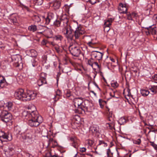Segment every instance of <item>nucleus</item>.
Masks as SVG:
<instances>
[{
    "label": "nucleus",
    "instance_id": "obj_1",
    "mask_svg": "<svg viewBox=\"0 0 157 157\" xmlns=\"http://www.w3.org/2000/svg\"><path fill=\"white\" fill-rule=\"evenodd\" d=\"M69 27L62 29L63 33L68 40L78 39L80 36L85 33L83 29L81 27L78 26L74 32L70 25Z\"/></svg>",
    "mask_w": 157,
    "mask_h": 157
},
{
    "label": "nucleus",
    "instance_id": "obj_2",
    "mask_svg": "<svg viewBox=\"0 0 157 157\" xmlns=\"http://www.w3.org/2000/svg\"><path fill=\"white\" fill-rule=\"evenodd\" d=\"M14 96L18 100L26 101L34 99L36 96V93L30 90H28L25 93L23 89H19L16 91Z\"/></svg>",
    "mask_w": 157,
    "mask_h": 157
},
{
    "label": "nucleus",
    "instance_id": "obj_3",
    "mask_svg": "<svg viewBox=\"0 0 157 157\" xmlns=\"http://www.w3.org/2000/svg\"><path fill=\"white\" fill-rule=\"evenodd\" d=\"M33 133L31 131L27 132L26 134L22 136V139L25 142L31 144L33 142Z\"/></svg>",
    "mask_w": 157,
    "mask_h": 157
},
{
    "label": "nucleus",
    "instance_id": "obj_4",
    "mask_svg": "<svg viewBox=\"0 0 157 157\" xmlns=\"http://www.w3.org/2000/svg\"><path fill=\"white\" fill-rule=\"evenodd\" d=\"M0 116L2 120L5 122H9L12 118L11 113L5 110L2 112Z\"/></svg>",
    "mask_w": 157,
    "mask_h": 157
},
{
    "label": "nucleus",
    "instance_id": "obj_5",
    "mask_svg": "<svg viewBox=\"0 0 157 157\" xmlns=\"http://www.w3.org/2000/svg\"><path fill=\"white\" fill-rule=\"evenodd\" d=\"M43 121L42 117H40L38 120L29 119L28 123V124L31 127H36L39 125L40 123H42Z\"/></svg>",
    "mask_w": 157,
    "mask_h": 157
},
{
    "label": "nucleus",
    "instance_id": "obj_6",
    "mask_svg": "<svg viewBox=\"0 0 157 157\" xmlns=\"http://www.w3.org/2000/svg\"><path fill=\"white\" fill-rule=\"evenodd\" d=\"M69 50L71 53L75 56L78 57L81 51L79 48L74 45L70 46Z\"/></svg>",
    "mask_w": 157,
    "mask_h": 157
},
{
    "label": "nucleus",
    "instance_id": "obj_7",
    "mask_svg": "<svg viewBox=\"0 0 157 157\" xmlns=\"http://www.w3.org/2000/svg\"><path fill=\"white\" fill-rule=\"evenodd\" d=\"M104 54L98 51H93L91 52V57L94 59L100 61L101 60Z\"/></svg>",
    "mask_w": 157,
    "mask_h": 157
},
{
    "label": "nucleus",
    "instance_id": "obj_8",
    "mask_svg": "<svg viewBox=\"0 0 157 157\" xmlns=\"http://www.w3.org/2000/svg\"><path fill=\"white\" fill-rule=\"evenodd\" d=\"M0 138L5 139V141L7 142L10 141L12 139V135L10 133L5 132L2 131H0Z\"/></svg>",
    "mask_w": 157,
    "mask_h": 157
},
{
    "label": "nucleus",
    "instance_id": "obj_9",
    "mask_svg": "<svg viewBox=\"0 0 157 157\" xmlns=\"http://www.w3.org/2000/svg\"><path fill=\"white\" fill-rule=\"evenodd\" d=\"M32 107L34 109V110L29 111L30 116H29V119L38 120V118H39L41 116L38 114L37 112L36 111V109L34 105H33Z\"/></svg>",
    "mask_w": 157,
    "mask_h": 157
},
{
    "label": "nucleus",
    "instance_id": "obj_10",
    "mask_svg": "<svg viewBox=\"0 0 157 157\" xmlns=\"http://www.w3.org/2000/svg\"><path fill=\"white\" fill-rule=\"evenodd\" d=\"M114 19L112 18H110L106 20L104 24V31L105 32H108L110 29V25H111Z\"/></svg>",
    "mask_w": 157,
    "mask_h": 157
},
{
    "label": "nucleus",
    "instance_id": "obj_11",
    "mask_svg": "<svg viewBox=\"0 0 157 157\" xmlns=\"http://www.w3.org/2000/svg\"><path fill=\"white\" fill-rule=\"evenodd\" d=\"M70 140L71 142V145L75 148L77 149L79 145V140L75 136L70 137Z\"/></svg>",
    "mask_w": 157,
    "mask_h": 157
},
{
    "label": "nucleus",
    "instance_id": "obj_12",
    "mask_svg": "<svg viewBox=\"0 0 157 157\" xmlns=\"http://www.w3.org/2000/svg\"><path fill=\"white\" fill-rule=\"evenodd\" d=\"M68 21V19L66 16L60 18L61 26L63 27V29L67 28Z\"/></svg>",
    "mask_w": 157,
    "mask_h": 157
},
{
    "label": "nucleus",
    "instance_id": "obj_13",
    "mask_svg": "<svg viewBox=\"0 0 157 157\" xmlns=\"http://www.w3.org/2000/svg\"><path fill=\"white\" fill-rule=\"evenodd\" d=\"M55 17V15L52 13H49L47 17L45 18V24H48L51 21H52Z\"/></svg>",
    "mask_w": 157,
    "mask_h": 157
},
{
    "label": "nucleus",
    "instance_id": "obj_14",
    "mask_svg": "<svg viewBox=\"0 0 157 157\" xmlns=\"http://www.w3.org/2000/svg\"><path fill=\"white\" fill-rule=\"evenodd\" d=\"M13 59H14V65L16 67H19L20 65L22 66V63H21V58L19 57H18L17 56H14Z\"/></svg>",
    "mask_w": 157,
    "mask_h": 157
},
{
    "label": "nucleus",
    "instance_id": "obj_15",
    "mask_svg": "<svg viewBox=\"0 0 157 157\" xmlns=\"http://www.w3.org/2000/svg\"><path fill=\"white\" fill-rule=\"evenodd\" d=\"M83 101V98H76L74 99L73 102L74 104V105L76 107L77 106L78 107L79 106L81 105L82 104Z\"/></svg>",
    "mask_w": 157,
    "mask_h": 157
},
{
    "label": "nucleus",
    "instance_id": "obj_16",
    "mask_svg": "<svg viewBox=\"0 0 157 157\" xmlns=\"http://www.w3.org/2000/svg\"><path fill=\"white\" fill-rule=\"evenodd\" d=\"M147 30V31H146V32L147 35L151 34L152 35H155L156 34V30L155 28H152L151 26L149 27L146 28Z\"/></svg>",
    "mask_w": 157,
    "mask_h": 157
},
{
    "label": "nucleus",
    "instance_id": "obj_17",
    "mask_svg": "<svg viewBox=\"0 0 157 157\" xmlns=\"http://www.w3.org/2000/svg\"><path fill=\"white\" fill-rule=\"evenodd\" d=\"M118 9L121 13H126L127 10L125 6L122 3H120L118 7Z\"/></svg>",
    "mask_w": 157,
    "mask_h": 157
},
{
    "label": "nucleus",
    "instance_id": "obj_18",
    "mask_svg": "<svg viewBox=\"0 0 157 157\" xmlns=\"http://www.w3.org/2000/svg\"><path fill=\"white\" fill-rule=\"evenodd\" d=\"M90 131L94 134L99 133L98 127L96 125L90 127Z\"/></svg>",
    "mask_w": 157,
    "mask_h": 157
},
{
    "label": "nucleus",
    "instance_id": "obj_19",
    "mask_svg": "<svg viewBox=\"0 0 157 157\" xmlns=\"http://www.w3.org/2000/svg\"><path fill=\"white\" fill-rule=\"evenodd\" d=\"M61 6V2L59 0H56L53 3V7L55 10L59 9Z\"/></svg>",
    "mask_w": 157,
    "mask_h": 157
},
{
    "label": "nucleus",
    "instance_id": "obj_20",
    "mask_svg": "<svg viewBox=\"0 0 157 157\" xmlns=\"http://www.w3.org/2000/svg\"><path fill=\"white\" fill-rule=\"evenodd\" d=\"M22 117L25 118L26 119H28L29 118L30 115V112L29 111H24L21 113Z\"/></svg>",
    "mask_w": 157,
    "mask_h": 157
},
{
    "label": "nucleus",
    "instance_id": "obj_21",
    "mask_svg": "<svg viewBox=\"0 0 157 157\" xmlns=\"http://www.w3.org/2000/svg\"><path fill=\"white\" fill-rule=\"evenodd\" d=\"M65 95L66 97L69 98L70 99H72L73 98V96L71 94V92L69 90H66L65 91Z\"/></svg>",
    "mask_w": 157,
    "mask_h": 157
},
{
    "label": "nucleus",
    "instance_id": "obj_22",
    "mask_svg": "<svg viewBox=\"0 0 157 157\" xmlns=\"http://www.w3.org/2000/svg\"><path fill=\"white\" fill-rule=\"evenodd\" d=\"M46 83L47 81L46 79H43V78H40L37 81V84L40 86H42L43 84H46Z\"/></svg>",
    "mask_w": 157,
    "mask_h": 157
},
{
    "label": "nucleus",
    "instance_id": "obj_23",
    "mask_svg": "<svg viewBox=\"0 0 157 157\" xmlns=\"http://www.w3.org/2000/svg\"><path fill=\"white\" fill-rule=\"evenodd\" d=\"M149 90L151 92L152 94H155L157 93L156 90H157V86H151V87L149 88Z\"/></svg>",
    "mask_w": 157,
    "mask_h": 157
},
{
    "label": "nucleus",
    "instance_id": "obj_24",
    "mask_svg": "<svg viewBox=\"0 0 157 157\" xmlns=\"http://www.w3.org/2000/svg\"><path fill=\"white\" fill-rule=\"evenodd\" d=\"M106 108L107 109V111L109 112V117L108 120L110 121L113 122V117L112 116V113L109 111V109L108 107L106 106Z\"/></svg>",
    "mask_w": 157,
    "mask_h": 157
},
{
    "label": "nucleus",
    "instance_id": "obj_25",
    "mask_svg": "<svg viewBox=\"0 0 157 157\" xmlns=\"http://www.w3.org/2000/svg\"><path fill=\"white\" fill-rule=\"evenodd\" d=\"M141 94L143 96H147L150 93L149 91L147 90L141 89Z\"/></svg>",
    "mask_w": 157,
    "mask_h": 157
},
{
    "label": "nucleus",
    "instance_id": "obj_26",
    "mask_svg": "<svg viewBox=\"0 0 157 157\" xmlns=\"http://www.w3.org/2000/svg\"><path fill=\"white\" fill-rule=\"evenodd\" d=\"M54 38L55 40L60 42L63 39V37L62 35H56Z\"/></svg>",
    "mask_w": 157,
    "mask_h": 157
},
{
    "label": "nucleus",
    "instance_id": "obj_27",
    "mask_svg": "<svg viewBox=\"0 0 157 157\" xmlns=\"http://www.w3.org/2000/svg\"><path fill=\"white\" fill-rule=\"evenodd\" d=\"M9 21L13 23L14 24L17 22V20L16 17L13 16H11L9 19Z\"/></svg>",
    "mask_w": 157,
    "mask_h": 157
},
{
    "label": "nucleus",
    "instance_id": "obj_28",
    "mask_svg": "<svg viewBox=\"0 0 157 157\" xmlns=\"http://www.w3.org/2000/svg\"><path fill=\"white\" fill-rule=\"evenodd\" d=\"M28 29L30 31L34 32L37 30V27L36 25H31L29 27Z\"/></svg>",
    "mask_w": 157,
    "mask_h": 157
},
{
    "label": "nucleus",
    "instance_id": "obj_29",
    "mask_svg": "<svg viewBox=\"0 0 157 157\" xmlns=\"http://www.w3.org/2000/svg\"><path fill=\"white\" fill-rule=\"evenodd\" d=\"M60 19L59 20L57 19L54 22V25L56 27H59L61 26Z\"/></svg>",
    "mask_w": 157,
    "mask_h": 157
},
{
    "label": "nucleus",
    "instance_id": "obj_30",
    "mask_svg": "<svg viewBox=\"0 0 157 157\" xmlns=\"http://www.w3.org/2000/svg\"><path fill=\"white\" fill-rule=\"evenodd\" d=\"M34 3L36 5H40L43 3V0H33Z\"/></svg>",
    "mask_w": 157,
    "mask_h": 157
},
{
    "label": "nucleus",
    "instance_id": "obj_31",
    "mask_svg": "<svg viewBox=\"0 0 157 157\" xmlns=\"http://www.w3.org/2000/svg\"><path fill=\"white\" fill-rule=\"evenodd\" d=\"M13 149L12 147H9L7 151H6V152L9 153L10 156H12L13 155Z\"/></svg>",
    "mask_w": 157,
    "mask_h": 157
},
{
    "label": "nucleus",
    "instance_id": "obj_32",
    "mask_svg": "<svg viewBox=\"0 0 157 157\" xmlns=\"http://www.w3.org/2000/svg\"><path fill=\"white\" fill-rule=\"evenodd\" d=\"M87 143L91 147H93L95 144L94 140H88Z\"/></svg>",
    "mask_w": 157,
    "mask_h": 157
},
{
    "label": "nucleus",
    "instance_id": "obj_33",
    "mask_svg": "<svg viewBox=\"0 0 157 157\" xmlns=\"http://www.w3.org/2000/svg\"><path fill=\"white\" fill-rule=\"evenodd\" d=\"M6 106L7 107L9 110H11L12 109L13 106L12 102L10 101L8 102L6 104Z\"/></svg>",
    "mask_w": 157,
    "mask_h": 157
},
{
    "label": "nucleus",
    "instance_id": "obj_34",
    "mask_svg": "<svg viewBox=\"0 0 157 157\" xmlns=\"http://www.w3.org/2000/svg\"><path fill=\"white\" fill-rule=\"evenodd\" d=\"M5 79L2 76H0V87L2 88L4 86Z\"/></svg>",
    "mask_w": 157,
    "mask_h": 157
},
{
    "label": "nucleus",
    "instance_id": "obj_35",
    "mask_svg": "<svg viewBox=\"0 0 157 157\" xmlns=\"http://www.w3.org/2000/svg\"><path fill=\"white\" fill-rule=\"evenodd\" d=\"M33 20L35 22L38 23L40 21V19L39 17L37 15H35L33 17Z\"/></svg>",
    "mask_w": 157,
    "mask_h": 157
},
{
    "label": "nucleus",
    "instance_id": "obj_36",
    "mask_svg": "<svg viewBox=\"0 0 157 157\" xmlns=\"http://www.w3.org/2000/svg\"><path fill=\"white\" fill-rule=\"evenodd\" d=\"M126 123V120L124 117L121 118L119 120V123L121 125Z\"/></svg>",
    "mask_w": 157,
    "mask_h": 157
},
{
    "label": "nucleus",
    "instance_id": "obj_37",
    "mask_svg": "<svg viewBox=\"0 0 157 157\" xmlns=\"http://www.w3.org/2000/svg\"><path fill=\"white\" fill-rule=\"evenodd\" d=\"M133 143L134 144L139 145L141 143V140L140 139L133 140Z\"/></svg>",
    "mask_w": 157,
    "mask_h": 157
},
{
    "label": "nucleus",
    "instance_id": "obj_38",
    "mask_svg": "<svg viewBox=\"0 0 157 157\" xmlns=\"http://www.w3.org/2000/svg\"><path fill=\"white\" fill-rule=\"evenodd\" d=\"M99 102L100 107L101 108H103L104 107V105L102 104V103L105 102L106 103V102L104 101L103 100L101 99H99Z\"/></svg>",
    "mask_w": 157,
    "mask_h": 157
},
{
    "label": "nucleus",
    "instance_id": "obj_39",
    "mask_svg": "<svg viewBox=\"0 0 157 157\" xmlns=\"http://www.w3.org/2000/svg\"><path fill=\"white\" fill-rule=\"evenodd\" d=\"M93 59H94L92 58V57H91V59L88 60V64L91 66H92L93 64H94V61H93Z\"/></svg>",
    "mask_w": 157,
    "mask_h": 157
},
{
    "label": "nucleus",
    "instance_id": "obj_40",
    "mask_svg": "<svg viewBox=\"0 0 157 157\" xmlns=\"http://www.w3.org/2000/svg\"><path fill=\"white\" fill-rule=\"evenodd\" d=\"M81 105V106H79L78 107V108L81 109L82 110H84L83 108H85L86 109H87V107L85 106V103L82 102V104Z\"/></svg>",
    "mask_w": 157,
    "mask_h": 157
},
{
    "label": "nucleus",
    "instance_id": "obj_41",
    "mask_svg": "<svg viewBox=\"0 0 157 157\" xmlns=\"http://www.w3.org/2000/svg\"><path fill=\"white\" fill-rule=\"evenodd\" d=\"M51 144H52V146L51 145L50 147H51L53 148L55 147L58 145V144L56 141L54 140Z\"/></svg>",
    "mask_w": 157,
    "mask_h": 157
},
{
    "label": "nucleus",
    "instance_id": "obj_42",
    "mask_svg": "<svg viewBox=\"0 0 157 157\" xmlns=\"http://www.w3.org/2000/svg\"><path fill=\"white\" fill-rule=\"evenodd\" d=\"M112 86L114 88H117L118 86V84L117 82H113L111 83Z\"/></svg>",
    "mask_w": 157,
    "mask_h": 157
},
{
    "label": "nucleus",
    "instance_id": "obj_43",
    "mask_svg": "<svg viewBox=\"0 0 157 157\" xmlns=\"http://www.w3.org/2000/svg\"><path fill=\"white\" fill-rule=\"evenodd\" d=\"M46 75L44 73H41L40 75V78L46 79Z\"/></svg>",
    "mask_w": 157,
    "mask_h": 157
},
{
    "label": "nucleus",
    "instance_id": "obj_44",
    "mask_svg": "<svg viewBox=\"0 0 157 157\" xmlns=\"http://www.w3.org/2000/svg\"><path fill=\"white\" fill-rule=\"evenodd\" d=\"M55 49L56 52L58 53H60L61 52V50L58 47H55Z\"/></svg>",
    "mask_w": 157,
    "mask_h": 157
},
{
    "label": "nucleus",
    "instance_id": "obj_45",
    "mask_svg": "<svg viewBox=\"0 0 157 157\" xmlns=\"http://www.w3.org/2000/svg\"><path fill=\"white\" fill-rule=\"evenodd\" d=\"M115 91L111 90V91L109 92V95L111 97H115Z\"/></svg>",
    "mask_w": 157,
    "mask_h": 157
},
{
    "label": "nucleus",
    "instance_id": "obj_46",
    "mask_svg": "<svg viewBox=\"0 0 157 157\" xmlns=\"http://www.w3.org/2000/svg\"><path fill=\"white\" fill-rule=\"evenodd\" d=\"M131 14L132 15V18H135L136 19L137 17H138V15L136 13H135L134 12H132Z\"/></svg>",
    "mask_w": 157,
    "mask_h": 157
},
{
    "label": "nucleus",
    "instance_id": "obj_47",
    "mask_svg": "<svg viewBox=\"0 0 157 157\" xmlns=\"http://www.w3.org/2000/svg\"><path fill=\"white\" fill-rule=\"evenodd\" d=\"M54 140L52 138H50L48 140V146H50L51 144L52 143V142L54 141Z\"/></svg>",
    "mask_w": 157,
    "mask_h": 157
},
{
    "label": "nucleus",
    "instance_id": "obj_48",
    "mask_svg": "<svg viewBox=\"0 0 157 157\" xmlns=\"http://www.w3.org/2000/svg\"><path fill=\"white\" fill-rule=\"evenodd\" d=\"M111 122V123H108L107 124L108 125V127H109V128L110 129H112L113 128V123H113V122Z\"/></svg>",
    "mask_w": 157,
    "mask_h": 157
},
{
    "label": "nucleus",
    "instance_id": "obj_49",
    "mask_svg": "<svg viewBox=\"0 0 157 157\" xmlns=\"http://www.w3.org/2000/svg\"><path fill=\"white\" fill-rule=\"evenodd\" d=\"M99 0H89L90 2L92 4H94L97 2H99Z\"/></svg>",
    "mask_w": 157,
    "mask_h": 157
},
{
    "label": "nucleus",
    "instance_id": "obj_50",
    "mask_svg": "<svg viewBox=\"0 0 157 157\" xmlns=\"http://www.w3.org/2000/svg\"><path fill=\"white\" fill-rule=\"evenodd\" d=\"M87 44L89 46L93 48L94 47V46L96 44V43H93L92 42H89L87 43Z\"/></svg>",
    "mask_w": 157,
    "mask_h": 157
},
{
    "label": "nucleus",
    "instance_id": "obj_51",
    "mask_svg": "<svg viewBox=\"0 0 157 157\" xmlns=\"http://www.w3.org/2000/svg\"><path fill=\"white\" fill-rule=\"evenodd\" d=\"M104 144V146H107V144H106V143H105L104 141L103 140H100L99 141V144H98V145H101V144Z\"/></svg>",
    "mask_w": 157,
    "mask_h": 157
},
{
    "label": "nucleus",
    "instance_id": "obj_52",
    "mask_svg": "<svg viewBox=\"0 0 157 157\" xmlns=\"http://www.w3.org/2000/svg\"><path fill=\"white\" fill-rule=\"evenodd\" d=\"M32 65L33 67H34L36 66L38 64L37 62L36 61L35 59H33V61Z\"/></svg>",
    "mask_w": 157,
    "mask_h": 157
},
{
    "label": "nucleus",
    "instance_id": "obj_53",
    "mask_svg": "<svg viewBox=\"0 0 157 157\" xmlns=\"http://www.w3.org/2000/svg\"><path fill=\"white\" fill-rule=\"evenodd\" d=\"M150 143H151V145L155 149H157V146L154 142H150Z\"/></svg>",
    "mask_w": 157,
    "mask_h": 157
},
{
    "label": "nucleus",
    "instance_id": "obj_54",
    "mask_svg": "<svg viewBox=\"0 0 157 157\" xmlns=\"http://www.w3.org/2000/svg\"><path fill=\"white\" fill-rule=\"evenodd\" d=\"M52 155L50 152H47L46 153L45 157H52Z\"/></svg>",
    "mask_w": 157,
    "mask_h": 157
},
{
    "label": "nucleus",
    "instance_id": "obj_55",
    "mask_svg": "<svg viewBox=\"0 0 157 157\" xmlns=\"http://www.w3.org/2000/svg\"><path fill=\"white\" fill-rule=\"evenodd\" d=\"M48 43V41L45 40H43L41 42V44L42 45H46V44H47Z\"/></svg>",
    "mask_w": 157,
    "mask_h": 157
},
{
    "label": "nucleus",
    "instance_id": "obj_56",
    "mask_svg": "<svg viewBox=\"0 0 157 157\" xmlns=\"http://www.w3.org/2000/svg\"><path fill=\"white\" fill-rule=\"evenodd\" d=\"M132 18L131 13L127 15V19L129 20H132Z\"/></svg>",
    "mask_w": 157,
    "mask_h": 157
},
{
    "label": "nucleus",
    "instance_id": "obj_57",
    "mask_svg": "<svg viewBox=\"0 0 157 157\" xmlns=\"http://www.w3.org/2000/svg\"><path fill=\"white\" fill-rule=\"evenodd\" d=\"M152 78L155 82L157 83V75H155L153 76Z\"/></svg>",
    "mask_w": 157,
    "mask_h": 157
},
{
    "label": "nucleus",
    "instance_id": "obj_58",
    "mask_svg": "<svg viewBox=\"0 0 157 157\" xmlns=\"http://www.w3.org/2000/svg\"><path fill=\"white\" fill-rule=\"evenodd\" d=\"M25 154L26 157H33V155L29 153L26 152Z\"/></svg>",
    "mask_w": 157,
    "mask_h": 157
},
{
    "label": "nucleus",
    "instance_id": "obj_59",
    "mask_svg": "<svg viewBox=\"0 0 157 157\" xmlns=\"http://www.w3.org/2000/svg\"><path fill=\"white\" fill-rule=\"evenodd\" d=\"M86 150V149L85 147H82L80 148V151L82 152H85Z\"/></svg>",
    "mask_w": 157,
    "mask_h": 157
},
{
    "label": "nucleus",
    "instance_id": "obj_60",
    "mask_svg": "<svg viewBox=\"0 0 157 157\" xmlns=\"http://www.w3.org/2000/svg\"><path fill=\"white\" fill-rule=\"evenodd\" d=\"M56 94L57 95L60 96L61 95V91L59 90H58L56 91Z\"/></svg>",
    "mask_w": 157,
    "mask_h": 157
},
{
    "label": "nucleus",
    "instance_id": "obj_61",
    "mask_svg": "<svg viewBox=\"0 0 157 157\" xmlns=\"http://www.w3.org/2000/svg\"><path fill=\"white\" fill-rule=\"evenodd\" d=\"M94 64H95L96 66H97L100 69V66L98 65V63L96 62H94Z\"/></svg>",
    "mask_w": 157,
    "mask_h": 157
},
{
    "label": "nucleus",
    "instance_id": "obj_62",
    "mask_svg": "<svg viewBox=\"0 0 157 157\" xmlns=\"http://www.w3.org/2000/svg\"><path fill=\"white\" fill-rule=\"evenodd\" d=\"M1 67L3 69H5L6 68V66H4L2 64V63L1 64Z\"/></svg>",
    "mask_w": 157,
    "mask_h": 157
},
{
    "label": "nucleus",
    "instance_id": "obj_63",
    "mask_svg": "<svg viewBox=\"0 0 157 157\" xmlns=\"http://www.w3.org/2000/svg\"><path fill=\"white\" fill-rule=\"evenodd\" d=\"M137 72V71L136 70H131V73H133V72H134L135 73V74Z\"/></svg>",
    "mask_w": 157,
    "mask_h": 157
},
{
    "label": "nucleus",
    "instance_id": "obj_64",
    "mask_svg": "<svg viewBox=\"0 0 157 157\" xmlns=\"http://www.w3.org/2000/svg\"><path fill=\"white\" fill-rule=\"evenodd\" d=\"M52 157H61L57 155L56 154V155H52Z\"/></svg>",
    "mask_w": 157,
    "mask_h": 157
}]
</instances>
